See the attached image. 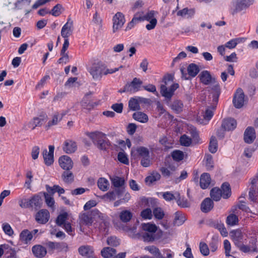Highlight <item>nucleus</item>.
<instances>
[{
  "label": "nucleus",
  "mask_w": 258,
  "mask_h": 258,
  "mask_svg": "<svg viewBox=\"0 0 258 258\" xmlns=\"http://www.w3.org/2000/svg\"><path fill=\"white\" fill-rule=\"evenodd\" d=\"M97 105L96 102L92 101L89 99L88 96H85L81 102L82 107L88 110H91Z\"/></svg>",
  "instance_id": "25"
},
{
  "label": "nucleus",
  "mask_w": 258,
  "mask_h": 258,
  "mask_svg": "<svg viewBox=\"0 0 258 258\" xmlns=\"http://www.w3.org/2000/svg\"><path fill=\"white\" fill-rule=\"evenodd\" d=\"M159 194L167 202H171L176 199V192L174 194L171 191L161 192Z\"/></svg>",
  "instance_id": "49"
},
{
  "label": "nucleus",
  "mask_w": 258,
  "mask_h": 258,
  "mask_svg": "<svg viewBox=\"0 0 258 258\" xmlns=\"http://www.w3.org/2000/svg\"><path fill=\"white\" fill-rule=\"evenodd\" d=\"M172 157L174 160L179 161L183 159L184 154L182 151L176 150L172 152Z\"/></svg>",
  "instance_id": "62"
},
{
  "label": "nucleus",
  "mask_w": 258,
  "mask_h": 258,
  "mask_svg": "<svg viewBox=\"0 0 258 258\" xmlns=\"http://www.w3.org/2000/svg\"><path fill=\"white\" fill-rule=\"evenodd\" d=\"M32 238V233L27 229L23 230L20 234V240L25 244L29 243Z\"/></svg>",
  "instance_id": "26"
},
{
  "label": "nucleus",
  "mask_w": 258,
  "mask_h": 258,
  "mask_svg": "<svg viewBox=\"0 0 258 258\" xmlns=\"http://www.w3.org/2000/svg\"><path fill=\"white\" fill-rule=\"evenodd\" d=\"M106 216L101 213L98 210L95 209L90 212L82 213L79 216V224L83 225H91L94 220L100 219L103 220Z\"/></svg>",
  "instance_id": "1"
},
{
  "label": "nucleus",
  "mask_w": 258,
  "mask_h": 258,
  "mask_svg": "<svg viewBox=\"0 0 258 258\" xmlns=\"http://www.w3.org/2000/svg\"><path fill=\"white\" fill-rule=\"evenodd\" d=\"M112 184L115 187H121L124 184V179L123 177L114 176L110 178Z\"/></svg>",
  "instance_id": "46"
},
{
  "label": "nucleus",
  "mask_w": 258,
  "mask_h": 258,
  "mask_svg": "<svg viewBox=\"0 0 258 258\" xmlns=\"http://www.w3.org/2000/svg\"><path fill=\"white\" fill-rule=\"evenodd\" d=\"M141 237L144 241L152 242L155 239V234L142 231L140 233Z\"/></svg>",
  "instance_id": "41"
},
{
  "label": "nucleus",
  "mask_w": 258,
  "mask_h": 258,
  "mask_svg": "<svg viewBox=\"0 0 258 258\" xmlns=\"http://www.w3.org/2000/svg\"><path fill=\"white\" fill-rule=\"evenodd\" d=\"M119 218L123 222L126 223L130 221L132 218V213L128 210L121 211L119 214Z\"/></svg>",
  "instance_id": "43"
},
{
  "label": "nucleus",
  "mask_w": 258,
  "mask_h": 258,
  "mask_svg": "<svg viewBox=\"0 0 258 258\" xmlns=\"http://www.w3.org/2000/svg\"><path fill=\"white\" fill-rule=\"evenodd\" d=\"M79 253L83 256L91 255L93 253L92 247L89 245H83L78 249Z\"/></svg>",
  "instance_id": "38"
},
{
  "label": "nucleus",
  "mask_w": 258,
  "mask_h": 258,
  "mask_svg": "<svg viewBox=\"0 0 258 258\" xmlns=\"http://www.w3.org/2000/svg\"><path fill=\"white\" fill-rule=\"evenodd\" d=\"M192 141L190 138L186 135H182L180 138V144L185 147L189 146L191 144Z\"/></svg>",
  "instance_id": "54"
},
{
  "label": "nucleus",
  "mask_w": 258,
  "mask_h": 258,
  "mask_svg": "<svg viewBox=\"0 0 258 258\" xmlns=\"http://www.w3.org/2000/svg\"><path fill=\"white\" fill-rule=\"evenodd\" d=\"M125 22L124 15L121 12H117L112 18V32L115 33L118 32L123 26Z\"/></svg>",
  "instance_id": "7"
},
{
  "label": "nucleus",
  "mask_w": 258,
  "mask_h": 258,
  "mask_svg": "<svg viewBox=\"0 0 258 258\" xmlns=\"http://www.w3.org/2000/svg\"><path fill=\"white\" fill-rule=\"evenodd\" d=\"M222 197L224 199H227L231 195L230 185L228 183H224L221 186Z\"/></svg>",
  "instance_id": "47"
},
{
  "label": "nucleus",
  "mask_w": 258,
  "mask_h": 258,
  "mask_svg": "<svg viewBox=\"0 0 258 258\" xmlns=\"http://www.w3.org/2000/svg\"><path fill=\"white\" fill-rule=\"evenodd\" d=\"M161 178L160 174L157 171H153L150 175L146 178L145 181L147 184H150L159 180Z\"/></svg>",
  "instance_id": "35"
},
{
  "label": "nucleus",
  "mask_w": 258,
  "mask_h": 258,
  "mask_svg": "<svg viewBox=\"0 0 258 258\" xmlns=\"http://www.w3.org/2000/svg\"><path fill=\"white\" fill-rule=\"evenodd\" d=\"M104 65L98 63L94 64L89 70L88 71L95 80H100L102 75Z\"/></svg>",
  "instance_id": "8"
},
{
  "label": "nucleus",
  "mask_w": 258,
  "mask_h": 258,
  "mask_svg": "<svg viewBox=\"0 0 258 258\" xmlns=\"http://www.w3.org/2000/svg\"><path fill=\"white\" fill-rule=\"evenodd\" d=\"M237 125L236 121L233 118H226L223 120L222 123V127L225 131H231L234 130Z\"/></svg>",
  "instance_id": "20"
},
{
  "label": "nucleus",
  "mask_w": 258,
  "mask_h": 258,
  "mask_svg": "<svg viewBox=\"0 0 258 258\" xmlns=\"http://www.w3.org/2000/svg\"><path fill=\"white\" fill-rule=\"evenodd\" d=\"M210 195L213 200L218 201L222 197V191L218 188H213L211 190Z\"/></svg>",
  "instance_id": "44"
},
{
  "label": "nucleus",
  "mask_w": 258,
  "mask_h": 258,
  "mask_svg": "<svg viewBox=\"0 0 258 258\" xmlns=\"http://www.w3.org/2000/svg\"><path fill=\"white\" fill-rule=\"evenodd\" d=\"M250 184L249 199L253 202H258V197L256 196L258 193V175L251 179Z\"/></svg>",
  "instance_id": "9"
},
{
  "label": "nucleus",
  "mask_w": 258,
  "mask_h": 258,
  "mask_svg": "<svg viewBox=\"0 0 258 258\" xmlns=\"http://www.w3.org/2000/svg\"><path fill=\"white\" fill-rule=\"evenodd\" d=\"M67 111H62L61 112H55L52 116V119L49 120L47 126L50 127L53 125H55L62 119L63 116L67 113Z\"/></svg>",
  "instance_id": "18"
},
{
  "label": "nucleus",
  "mask_w": 258,
  "mask_h": 258,
  "mask_svg": "<svg viewBox=\"0 0 258 258\" xmlns=\"http://www.w3.org/2000/svg\"><path fill=\"white\" fill-rule=\"evenodd\" d=\"M165 85H161L160 86V93L162 96L166 99H170L174 94V91L179 88V84L177 83L173 84L168 89L166 87L167 82L166 80L168 81H172L173 76L169 75L164 78Z\"/></svg>",
  "instance_id": "5"
},
{
  "label": "nucleus",
  "mask_w": 258,
  "mask_h": 258,
  "mask_svg": "<svg viewBox=\"0 0 258 258\" xmlns=\"http://www.w3.org/2000/svg\"><path fill=\"white\" fill-rule=\"evenodd\" d=\"M54 147L53 146L50 145L49 146V151L46 149L43 151L42 155L44 159L45 164L47 165H51L54 161L53 159V153Z\"/></svg>",
  "instance_id": "13"
},
{
  "label": "nucleus",
  "mask_w": 258,
  "mask_h": 258,
  "mask_svg": "<svg viewBox=\"0 0 258 258\" xmlns=\"http://www.w3.org/2000/svg\"><path fill=\"white\" fill-rule=\"evenodd\" d=\"M176 203L178 206L181 208H188L190 206L189 202L185 198H181L178 192H176Z\"/></svg>",
  "instance_id": "30"
},
{
  "label": "nucleus",
  "mask_w": 258,
  "mask_h": 258,
  "mask_svg": "<svg viewBox=\"0 0 258 258\" xmlns=\"http://www.w3.org/2000/svg\"><path fill=\"white\" fill-rule=\"evenodd\" d=\"M199 71V67L195 63H190L187 67L188 74L192 77L196 76Z\"/></svg>",
  "instance_id": "42"
},
{
  "label": "nucleus",
  "mask_w": 258,
  "mask_h": 258,
  "mask_svg": "<svg viewBox=\"0 0 258 258\" xmlns=\"http://www.w3.org/2000/svg\"><path fill=\"white\" fill-rule=\"evenodd\" d=\"M2 228L3 231L6 234L11 236L14 234V231L12 229L11 226L8 223H4L3 224Z\"/></svg>",
  "instance_id": "61"
},
{
  "label": "nucleus",
  "mask_w": 258,
  "mask_h": 258,
  "mask_svg": "<svg viewBox=\"0 0 258 258\" xmlns=\"http://www.w3.org/2000/svg\"><path fill=\"white\" fill-rule=\"evenodd\" d=\"M244 102V94L243 91L241 88H239L235 93L233 103L236 108H240L243 106Z\"/></svg>",
  "instance_id": "11"
},
{
  "label": "nucleus",
  "mask_w": 258,
  "mask_h": 258,
  "mask_svg": "<svg viewBox=\"0 0 258 258\" xmlns=\"http://www.w3.org/2000/svg\"><path fill=\"white\" fill-rule=\"evenodd\" d=\"M213 111L210 109H207L203 115V118L200 119L199 121L201 124H207L213 116Z\"/></svg>",
  "instance_id": "31"
},
{
  "label": "nucleus",
  "mask_w": 258,
  "mask_h": 258,
  "mask_svg": "<svg viewBox=\"0 0 258 258\" xmlns=\"http://www.w3.org/2000/svg\"><path fill=\"white\" fill-rule=\"evenodd\" d=\"M211 182V178L209 174L207 173H203L200 177V184L203 189L207 188Z\"/></svg>",
  "instance_id": "27"
},
{
  "label": "nucleus",
  "mask_w": 258,
  "mask_h": 258,
  "mask_svg": "<svg viewBox=\"0 0 258 258\" xmlns=\"http://www.w3.org/2000/svg\"><path fill=\"white\" fill-rule=\"evenodd\" d=\"M44 196L46 205L48 207L54 209V200L53 196L49 193H44Z\"/></svg>",
  "instance_id": "48"
},
{
  "label": "nucleus",
  "mask_w": 258,
  "mask_h": 258,
  "mask_svg": "<svg viewBox=\"0 0 258 258\" xmlns=\"http://www.w3.org/2000/svg\"><path fill=\"white\" fill-rule=\"evenodd\" d=\"M230 236L236 245L240 243V241L243 239V234L239 229L231 231Z\"/></svg>",
  "instance_id": "29"
},
{
  "label": "nucleus",
  "mask_w": 258,
  "mask_h": 258,
  "mask_svg": "<svg viewBox=\"0 0 258 258\" xmlns=\"http://www.w3.org/2000/svg\"><path fill=\"white\" fill-rule=\"evenodd\" d=\"M133 151L132 150V153ZM134 152L136 153L138 157L141 159V164L145 167L150 166L152 164L151 158L150 156L149 149L145 147L140 146L134 149Z\"/></svg>",
  "instance_id": "4"
},
{
  "label": "nucleus",
  "mask_w": 258,
  "mask_h": 258,
  "mask_svg": "<svg viewBox=\"0 0 258 258\" xmlns=\"http://www.w3.org/2000/svg\"><path fill=\"white\" fill-rule=\"evenodd\" d=\"M217 141L215 137L212 136L210 139L209 150L211 153H215L217 151Z\"/></svg>",
  "instance_id": "52"
},
{
  "label": "nucleus",
  "mask_w": 258,
  "mask_h": 258,
  "mask_svg": "<svg viewBox=\"0 0 258 258\" xmlns=\"http://www.w3.org/2000/svg\"><path fill=\"white\" fill-rule=\"evenodd\" d=\"M256 148L254 146H249L244 149L243 155L246 158L251 157L253 153L255 151Z\"/></svg>",
  "instance_id": "63"
},
{
  "label": "nucleus",
  "mask_w": 258,
  "mask_h": 258,
  "mask_svg": "<svg viewBox=\"0 0 258 258\" xmlns=\"http://www.w3.org/2000/svg\"><path fill=\"white\" fill-rule=\"evenodd\" d=\"M226 222L228 225L231 226L236 225L238 223V217L233 214H231L227 216Z\"/></svg>",
  "instance_id": "51"
},
{
  "label": "nucleus",
  "mask_w": 258,
  "mask_h": 258,
  "mask_svg": "<svg viewBox=\"0 0 258 258\" xmlns=\"http://www.w3.org/2000/svg\"><path fill=\"white\" fill-rule=\"evenodd\" d=\"M142 231L155 233L157 230V227L155 224L150 223H143L142 224Z\"/></svg>",
  "instance_id": "39"
},
{
  "label": "nucleus",
  "mask_w": 258,
  "mask_h": 258,
  "mask_svg": "<svg viewBox=\"0 0 258 258\" xmlns=\"http://www.w3.org/2000/svg\"><path fill=\"white\" fill-rule=\"evenodd\" d=\"M142 13H136L132 20L127 24L126 29H132L134 26V25L138 23L139 21H142L144 20L149 21H151L152 19H155L154 17V11H150L144 16H142Z\"/></svg>",
  "instance_id": "6"
},
{
  "label": "nucleus",
  "mask_w": 258,
  "mask_h": 258,
  "mask_svg": "<svg viewBox=\"0 0 258 258\" xmlns=\"http://www.w3.org/2000/svg\"><path fill=\"white\" fill-rule=\"evenodd\" d=\"M46 189L47 192L52 196L56 192H58L59 195L64 192V189L58 185H54L53 186H49V185H46Z\"/></svg>",
  "instance_id": "34"
},
{
  "label": "nucleus",
  "mask_w": 258,
  "mask_h": 258,
  "mask_svg": "<svg viewBox=\"0 0 258 258\" xmlns=\"http://www.w3.org/2000/svg\"><path fill=\"white\" fill-rule=\"evenodd\" d=\"M255 139V134L253 128L249 127L244 132V140L248 144L251 143Z\"/></svg>",
  "instance_id": "23"
},
{
  "label": "nucleus",
  "mask_w": 258,
  "mask_h": 258,
  "mask_svg": "<svg viewBox=\"0 0 258 258\" xmlns=\"http://www.w3.org/2000/svg\"><path fill=\"white\" fill-rule=\"evenodd\" d=\"M143 82L137 78L133 79L130 83L126 84L123 88V91H127L131 93H135L140 90Z\"/></svg>",
  "instance_id": "10"
},
{
  "label": "nucleus",
  "mask_w": 258,
  "mask_h": 258,
  "mask_svg": "<svg viewBox=\"0 0 258 258\" xmlns=\"http://www.w3.org/2000/svg\"><path fill=\"white\" fill-rule=\"evenodd\" d=\"M73 32V22L69 19L67 22L63 26L61 30V35L63 38H68Z\"/></svg>",
  "instance_id": "15"
},
{
  "label": "nucleus",
  "mask_w": 258,
  "mask_h": 258,
  "mask_svg": "<svg viewBox=\"0 0 258 258\" xmlns=\"http://www.w3.org/2000/svg\"><path fill=\"white\" fill-rule=\"evenodd\" d=\"M134 119L142 123H146L148 121V115L140 111L135 112L133 115Z\"/></svg>",
  "instance_id": "33"
},
{
  "label": "nucleus",
  "mask_w": 258,
  "mask_h": 258,
  "mask_svg": "<svg viewBox=\"0 0 258 258\" xmlns=\"http://www.w3.org/2000/svg\"><path fill=\"white\" fill-rule=\"evenodd\" d=\"M188 131L192 138L193 141L198 142L199 140V137L196 128L193 126H190L188 127Z\"/></svg>",
  "instance_id": "55"
},
{
  "label": "nucleus",
  "mask_w": 258,
  "mask_h": 258,
  "mask_svg": "<svg viewBox=\"0 0 258 258\" xmlns=\"http://www.w3.org/2000/svg\"><path fill=\"white\" fill-rule=\"evenodd\" d=\"M86 135L95 145L100 150H106L109 146V142L105 134L99 131L88 132Z\"/></svg>",
  "instance_id": "2"
},
{
  "label": "nucleus",
  "mask_w": 258,
  "mask_h": 258,
  "mask_svg": "<svg viewBox=\"0 0 258 258\" xmlns=\"http://www.w3.org/2000/svg\"><path fill=\"white\" fill-rule=\"evenodd\" d=\"M256 242V239H254L252 242V244L253 245L251 247H249V246L244 245L241 243H239L237 246L239 247L241 251L244 252H257V248L255 245Z\"/></svg>",
  "instance_id": "28"
},
{
  "label": "nucleus",
  "mask_w": 258,
  "mask_h": 258,
  "mask_svg": "<svg viewBox=\"0 0 258 258\" xmlns=\"http://www.w3.org/2000/svg\"><path fill=\"white\" fill-rule=\"evenodd\" d=\"M186 220L185 215L180 211H177L174 213L173 224L179 226L182 225Z\"/></svg>",
  "instance_id": "21"
},
{
  "label": "nucleus",
  "mask_w": 258,
  "mask_h": 258,
  "mask_svg": "<svg viewBox=\"0 0 258 258\" xmlns=\"http://www.w3.org/2000/svg\"><path fill=\"white\" fill-rule=\"evenodd\" d=\"M128 107L132 110H137L140 109L138 101L135 98H131L128 102Z\"/></svg>",
  "instance_id": "58"
},
{
  "label": "nucleus",
  "mask_w": 258,
  "mask_h": 258,
  "mask_svg": "<svg viewBox=\"0 0 258 258\" xmlns=\"http://www.w3.org/2000/svg\"><path fill=\"white\" fill-rule=\"evenodd\" d=\"M101 254L104 258H110L116 254V251L113 248L109 247L104 248L101 251Z\"/></svg>",
  "instance_id": "40"
},
{
  "label": "nucleus",
  "mask_w": 258,
  "mask_h": 258,
  "mask_svg": "<svg viewBox=\"0 0 258 258\" xmlns=\"http://www.w3.org/2000/svg\"><path fill=\"white\" fill-rule=\"evenodd\" d=\"M195 14V11L192 9H188L187 8L179 10L177 12V15L181 18L191 17Z\"/></svg>",
  "instance_id": "36"
},
{
  "label": "nucleus",
  "mask_w": 258,
  "mask_h": 258,
  "mask_svg": "<svg viewBox=\"0 0 258 258\" xmlns=\"http://www.w3.org/2000/svg\"><path fill=\"white\" fill-rule=\"evenodd\" d=\"M62 149L67 154L73 153L77 150L76 143L72 140H67L64 142Z\"/></svg>",
  "instance_id": "19"
},
{
  "label": "nucleus",
  "mask_w": 258,
  "mask_h": 258,
  "mask_svg": "<svg viewBox=\"0 0 258 258\" xmlns=\"http://www.w3.org/2000/svg\"><path fill=\"white\" fill-rule=\"evenodd\" d=\"M201 82L204 85H208L215 82V78L213 77L208 71H204L199 75Z\"/></svg>",
  "instance_id": "17"
},
{
  "label": "nucleus",
  "mask_w": 258,
  "mask_h": 258,
  "mask_svg": "<svg viewBox=\"0 0 258 258\" xmlns=\"http://www.w3.org/2000/svg\"><path fill=\"white\" fill-rule=\"evenodd\" d=\"M62 9H63L62 5L57 4L53 8L51 11L49 12V14L55 17L58 16L61 14Z\"/></svg>",
  "instance_id": "59"
},
{
  "label": "nucleus",
  "mask_w": 258,
  "mask_h": 258,
  "mask_svg": "<svg viewBox=\"0 0 258 258\" xmlns=\"http://www.w3.org/2000/svg\"><path fill=\"white\" fill-rule=\"evenodd\" d=\"M50 218L49 212L46 209L39 211L35 215V220L37 223L41 224L46 223Z\"/></svg>",
  "instance_id": "12"
},
{
  "label": "nucleus",
  "mask_w": 258,
  "mask_h": 258,
  "mask_svg": "<svg viewBox=\"0 0 258 258\" xmlns=\"http://www.w3.org/2000/svg\"><path fill=\"white\" fill-rule=\"evenodd\" d=\"M153 213L156 219L161 220L164 217L165 214L161 208H156L153 210Z\"/></svg>",
  "instance_id": "60"
},
{
  "label": "nucleus",
  "mask_w": 258,
  "mask_h": 258,
  "mask_svg": "<svg viewBox=\"0 0 258 258\" xmlns=\"http://www.w3.org/2000/svg\"><path fill=\"white\" fill-rule=\"evenodd\" d=\"M58 162L60 166L64 170H70L73 166L71 158L67 155L60 157Z\"/></svg>",
  "instance_id": "16"
},
{
  "label": "nucleus",
  "mask_w": 258,
  "mask_h": 258,
  "mask_svg": "<svg viewBox=\"0 0 258 258\" xmlns=\"http://www.w3.org/2000/svg\"><path fill=\"white\" fill-rule=\"evenodd\" d=\"M63 180L67 183H70L73 181L74 176L72 172L64 171L62 174Z\"/></svg>",
  "instance_id": "57"
},
{
  "label": "nucleus",
  "mask_w": 258,
  "mask_h": 258,
  "mask_svg": "<svg viewBox=\"0 0 258 258\" xmlns=\"http://www.w3.org/2000/svg\"><path fill=\"white\" fill-rule=\"evenodd\" d=\"M32 251L34 255L39 258L44 257L47 253L45 247L41 245H35L32 248Z\"/></svg>",
  "instance_id": "22"
},
{
  "label": "nucleus",
  "mask_w": 258,
  "mask_h": 258,
  "mask_svg": "<svg viewBox=\"0 0 258 258\" xmlns=\"http://www.w3.org/2000/svg\"><path fill=\"white\" fill-rule=\"evenodd\" d=\"M42 204L41 198L38 195H34L29 199L23 198L19 200L20 207L23 209L34 208L37 209L41 207Z\"/></svg>",
  "instance_id": "3"
},
{
  "label": "nucleus",
  "mask_w": 258,
  "mask_h": 258,
  "mask_svg": "<svg viewBox=\"0 0 258 258\" xmlns=\"http://www.w3.org/2000/svg\"><path fill=\"white\" fill-rule=\"evenodd\" d=\"M183 105L180 100L174 101L171 105V108L177 113L182 111Z\"/></svg>",
  "instance_id": "56"
},
{
  "label": "nucleus",
  "mask_w": 258,
  "mask_h": 258,
  "mask_svg": "<svg viewBox=\"0 0 258 258\" xmlns=\"http://www.w3.org/2000/svg\"><path fill=\"white\" fill-rule=\"evenodd\" d=\"M213 202L211 199L207 198L202 202L201 210L204 213H208L213 208Z\"/></svg>",
  "instance_id": "24"
},
{
  "label": "nucleus",
  "mask_w": 258,
  "mask_h": 258,
  "mask_svg": "<svg viewBox=\"0 0 258 258\" xmlns=\"http://www.w3.org/2000/svg\"><path fill=\"white\" fill-rule=\"evenodd\" d=\"M99 188L102 191H106L109 188V182L105 178H100L97 182Z\"/></svg>",
  "instance_id": "45"
},
{
  "label": "nucleus",
  "mask_w": 258,
  "mask_h": 258,
  "mask_svg": "<svg viewBox=\"0 0 258 258\" xmlns=\"http://www.w3.org/2000/svg\"><path fill=\"white\" fill-rule=\"evenodd\" d=\"M244 40L243 38H237L235 39H232L225 44V46L229 49H233L235 48L237 44L240 43L242 42Z\"/></svg>",
  "instance_id": "50"
},
{
  "label": "nucleus",
  "mask_w": 258,
  "mask_h": 258,
  "mask_svg": "<svg viewBox=\"0 0 258 258\" xmlns=\"http://www.w3.org/2000/svg\"><path fill=\"white\" fill-rule=\"evenodd\" d=\"M212 85V90L213 91V100L217 102L218 101L219 96L220 94V87L219 84L215 80V82H213L211 84Z\"/></svg>",
  "instance_id": "37"
},
{
  "label": "nucleus",
  "mask_w": 258,
  "mask_h": 258,
  "mask_svg": "<svg viewBox=\"0 0 258 258\" xmlns=\"http://www.w3.org/2000/svg\"><path fill=\"white\" fill-rule=\"evenodd\" d=\"M254 0H237L235 5V9L232 12L234 14L244 10L253 3Z\"/></svg>",
  "instance_id": "14"
},
{
  "label": "nucleus",
  "mask_w": 258,
  "mask_h": 258,
  "mask_svg": "<svg viewBox=\"0 0 258 258\" xmlns=\"http://www.w3.org/2000/svg\"><path fill=\"white\" fill-rule=\"evenodd\" d=\"M43 118L42 117H34L31 121H29L28 124V127L33 130L37 126H40L42 125Z\"/></svg>",
  "instance_id": "32"
},
{
  "label": "nucleus",
  "mask_w": 258,
  "mask_h": 258,
  "mask_svg": "<svg viewBox=\"0 0 258 258\" xmlns=\"http://www.w3.org/2000/svg\"><path fill=\"white\" fill-rule=\"evenodd\" d=\"M68 213L66 212L59 214L56 220V223L59 226H62V225L66 223V221L68 219Z\"/></svg>",
  "instance_id": "53"
},
{
  "label": "nucleus",
  "mask_w": 258,
  "mask_h": 258,
  "mask_svg": "<svg viewBox=\"0 0 258 258\" xmlns=\"http://www.w3.org/2000/svg\"><path fill=\"white\" fill-rule=\"evenodd\" d=\"M141 217L144 219H151L152 217V212L150 208H147L142 211Z\"/></svg>",
  "instance_id": "64"
}]
</instances>
